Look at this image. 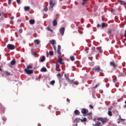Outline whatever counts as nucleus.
<instances>
[{"label": "nucleus", "instance_id": "25", "mask_svg": "<svg viewBox=\"0 0 126 126\" xmlns=\"http://www.w3.org/2000/svg\"><path fill=\"white\" fill-rule=\"evenodd\" d=\"M120 4H122L123 5H126V3L125 2V1L121 0L120 1Z\"/></svg>", "mask_w": 126, "mask_h": 126}, {"label": "nucleus", "instance_id": "55", "mask_svg": "<svg viewBox=\"0 0 126 126\" xmlns=\"http://www.w3.org/2000/svg\"><path fill=\"white\" fill-rule=\"evenodd\" d=\"M73 33H75L76 34H77V32H74Z\"/></svg>", "mask_w": 126, "mask_h": 126}, {"label": "nucleus", "instance_id": "53", "mask_svg": "<svg viewBox=\"0 0 126 126\" xmlns=\"http://www.w3.org/2000/svg\"><path fill=\"white\" fill-rule=\"evenodd\" d=\"M67 85V84H65V83L64 84V86H66Z\"/></svg>", "mask_w": 126, "mask_h": 126}, {"label": "nucleus", "instance_id": "40", "mask_svg": "<svg viewBox=\"0 0 126 126\" xmlns=\"http://www.w3.org/2000/svg\"><path fill=\"white\" fill-rule=\"evenodd\" d=\"M11 0H8V3L9 5H10V4H11Z\"/></svg>", "mask_w": 126, "mask_h": 126}, {"label": "nucleus", "instance_id": "23", "mask_svg": "<svg viewBox=\"0 0 126 126\" xmlns=\"http://www.w3.org/2000/svg\"><path fill=\"white\" fill-rule=\"evenodd\" d=\"M29 22L30 24H34L35 23V20H30Z\"/></svg>", "mask_w": 126, "mask_h": 126}, {"label": "nucleus", "instance_id": "11", "mask_svg": "<svg viewBox=\"0 0 126 126\" xmlns=\"http://www.w3.org/2000/svg\"><path fill=\"white\" fill-rule=\"evenodd\" d=\"M82 114H84L83 116H85L84 114H87V115L88 114V110L86 109H82L81 110Z\"/></svg>", "mask_w": 126, "mask_h": 126}, {"label": "nucleus", "instance_id": "14", "mask_svg": "<svg viewBox=\"0 0 126 126\" xmlns=\"http://www.w3.org/2000/svg\"><path fill=\"white\" fill-rule=\"evenodd\" d=\"M45 60H46V57L42 56V57L40 58V62L41 63L45 62Z\"/></svg>", "mask_w": 126, "mask_h": 126}, {"label": "nucleus", "instance_id": "50", "mask_svg": "<svg viewBox=\"0 0 126 126\" xmlns=\"http://www.w3.org/2000/svg\"><path fill=\"white\" fill-rule=\"evenodd\" d=\"M10 19H11L12 20V19H14V17H11L10 18Z\"/></svg>", "mask_w": 126, "mask_h": 126}, {"label": "nucleus", "instance_id": "41", "mask_svg": "<svg viewBox=\"0 0 126 126\" xmlns=\"http://www.w3.org/2000/svg\"><path fill=\"white\" fill-rule=\"evenodd\" d=\"M56 68H59V67H60V64L56 63Z\"/></svg>", "mask_w": 126, "mask_h": 126}, {"label": "nucleus", "instance_id": "58", "mask_svg": "<svg viewBox=\"0 0 126 126\" xmlns=\"http://www.w3.org/2000/svg\"><path fill=\"white\" fill-rule=\"evenodd\" d=\"M94 122H96V119H94Z\"/></svg>", "mask_w": 126, "mask_h": 126}, {"label": "nucleus", "instance_id": "60", "mask_svg": "<svg viewBox=\"0 0 126 126\" xmlns=\"http://www.w3.org/2000/svg\"><path fill=\"white\" fill-rule=\"evenodd\" d=\"M97 49H99V48H97Z\"/></svg>", "mask_w": 126, "mask_h": 126}, {"label": "nucleus", "instance_id": "49", "mask_svg": "<svg viewBox=\"0 0 126 126\" xmlns=\"http://www.w3.org/2000/svg\"><path fill=\"white\" fill-rule=\"evenodd\" d=\"M121 121H125V119L121 118V116H120Z\"/></svg>", "mask_w": 126, "mask_h": 126}, {"label": "nucleus", "instance_id": "47", "mask_svg": "<svg viewBox=\"0 0 126 126\" xmlns=\"http://www.w3.org/2000/svg\"><path fill=\"white\" fill-rule=\"evenodd\" d=\"M99 53H100V54H102V53H103V50H99Z\"/></svg>", "mask_w": 126, "mask_h": 126}, {"label": "nucleus", "instance_id": "38", "mask_svg": "<svg viewBox=\"0 0 126 126\" xmlns=\"http://www.w3.org/2000/svg\"><path fill=\"white\" fill-rule=\"evenodd\" d=\"M57 77H62V74H61V73H59L57 74Z\"/></svg>", "mask_w": 126, "mask_h": 126}, {"label": "nucleus", "instance_id": "8", "mask_svg": "<svg viewBox=\"0 0 126 126\" xmlns=\"http://www.w3.org/2000/svg\"><path fill=\"white\" fill-rule=\"evenodd\" d=\"M25 72L27 74H32L33 73V70H29L28 69H25Z\"/></svg>", "mask_w": 126, "mask_h": 126}, {"label": "nucleus", "instance_id": "24", "mask_svg": "<svg viewBox=\"0 0 126 126\" xmlns=\"http://www.w3.org/2000/svg\"><path fill=\"white\" fill-rule=\"evenodd\" d=\"M70 59L71 61H72V62H73L75 60V58H74L73 56H71L70 57Z\"/></svg>", "mask_w": 126, "mask_h": 126}, {"label": "nucleus", "instance_id": "10", "mask_svg": "<svg viewBox=\"0 0 126 126\" xmlns=\"http://www.w3.org/2000/svg\"><path fill=\"white\" fill-rule=\"evenodd\" d=\"M65 29L64 28H62L60 29V32L62 36H63V34H64V31Z\"/></svg>", "mask_w": 126, "mask_h": 126}, {"label": "nucleus", "instance_id": "30", "mask_svg": "<svg viewBox=\"0 0 126 126\" xmlns=\"http://www.w3.org/2000/svg\"><path fill=\"white\" fill-rule=\"evenodd\" d=\"M11 64L12 65H14V64H15V60H12L11 62Z\"/></svg>", "mask_w": 126, "mask_h": 126}, {"label": "nucleus", "instance_id": "59", "mask_svg": "<svg viewBox=\"0 0 126 126\" xmlns=\"http://www.w3.org/2000/svg\"><path fill=\"white\" fill-rule=\"evenodd\" d=\"M76 126H77V123L76 124Z\"/></svg>", "mask_w": 126, "mask_h": 126}, {"label": "nucleus", "instance_id": "56", "mask_svg": "<svg viewBox=\"0 0 126 126\" xmlns=\"http://www.w3.org/2000/svg\"><path fill=\"white\" fill-rule=\"evenodd\" d=\"M0 71H1V68L0 67Z\"/></svg>", "mask_w": 126, "mask_h": 126}, {"label": "nucleus", "instance_id": "7", "mask_svg": "<svg viewBox=\"0 0 126 126\" xmlns=\"http://www.w3.org/2000/svg\"><path fill=\"white\" fill-rule=\"evenodd\" d=\"M80 120L81 122H82V123H84L85 122L87 121V119H86V118H82V119H78V118H76V121L77 122V124L78 123V121L79 122V120Z\"/></svg>", "mask_w": 126, "mask_h": 126}, {"label": "nucleus", "instance_id": "33", "mask_svg": "<svg viewBox=\"0 0 126 126\" xmlns=\"http://www.w3.org/2000/svg\"><path fill=\"white\" fill-rule=\"evenodd\" d=\"M47 30H48V31H50V32H51V33H53V30H51L50 27H47Z\"/></svg>", "mask_w": 126, "mask_h": 126}, {"label": "nucleus", "instance_id": "35", "mask_svg": "<svg viewBox=\"0 0 126 126\" xmlns=\"http://www.w3.org/2000/svg\"><path fill=\"white\" fill-rule=\"evenodd\" d=\"M5 74H6V75H10V73H9V72L7 71H5Z\"/></svg>", "mask_w": 126, "mask_h": 126}, {"label": "nucleus", "instance_id": "22", "mask_svg": "<svg viewBox=\"0 0 126 126\" xmlns=\"http://www.w3.org/2000/svg\"><path fill=\"white\" fill-rule=\"evenodd\" d=\"M34 42L36 43V45H39L40 44V40L36 39L34 41Z\"/></svg>", "mask_w": 126, "mask_h": 126}, {"label": "nucleus", "instance_id": "26", "mask_svg": "<svg viewBox=\"0 0 126 126\" xmlns=\"http://www.w3.org/2000/svg\"><path fill=\"white\" fill-rule=\"evenodd\" d=\"M41 71L46 72V71H47V68L45 67H42L41 69Z\"/></svg>", "mask_w": 126, "mask_h": 126}, {"label": "nucleus", "instance_id": "15", "mask_svg": "<svg viewBox=\"0 0 126 126\" xmlns=\"http://www.w3.org/2000/svg\"><path fill=\"white\" fill-rule=\"evenodd\" d=\"M87 115L89 116L88 118L89 119V120H92V113L91 112L88 113Z\"/></svg>", "mask_w": 126, "mask_h": 126}, {"label": "nucleus", "instance_id": "52", "mask_svg": "<svg viewBox=\"0 0 126 126\" xmlns=\"http://www.w3.org/2000/svg\"><path fill=\"white\" fill-rule=\"evenodd\" d=\"M2 107V105H1V103H0V108H1Z\"/></svg>", "mask_w": 126, "mask_h": 126}, {"label": "nucleus", "instance_id": "16", "mask_svg": "<svg viewBox=\"0 0 126 126\" xmlns=\"http://www.w3.org/2000/svg\"><path fill=\"white\" fill-rule=\"evenodd\" d=\"M97 27H102V28H104V27H105V23H102L101 24V25H100L98 24H97Z\"/></svg>", "mask_w": 126, "mask_h": 126}, {"label": "nucleus", "instance_id": "39", "mask_svg": "<svg viewBox=\"0 0 126 126\" xmlns=\"http://www.w3.org/2000/svg\"><path fill=\"white\" fill-rule=\"evenodd\" d=\"M113 81L114 82V83H116V82H117V78H115L113 79Z\"/></svg>", "mask_w": 126, "mask_h": 126}, {"label": "nucleus", "instance_id": "27", "mask_svg": "<svg viewBox=\"0 0 126 126\" xmlns=\"http://www.w3.org/2000/svg\"><path fill=\"white\" fill-rule=\"evenodd\" d=\"M56 83V81L55 80H52L51 82H50V85H54V84Z\"/></svg>", "mask_w": 126, "mask_h": 126}, {"label": "nucleus", "instance_id": "12", "mask_svg": "<svg viewBox=\"0 0 126 126\" xmlns=\"http://www.w3.org/2000/svg\"><path fill=\"white\" fill-rule=\"evenodd\" d=\"M93 126H102V124H101V122L98 121L96 122L95 124H93Z\"/></svg>", "mask_w": 126, "mask_h": 126}, {"label": "nucleus", "instance_id": "18", "mask_svg": "<svg viewBox=\"0 0 126 126\" xmlns=\"http://www.w3.org/2000/svg\"><path fill=\"white\" fill-rule=\"evenodd\" d=\"M58 63H60V64H63V59L59 58L58 59Z\"/></svg>", "mask_w": 126, "mask_h": 126}, {"label": "nucleus", "instance_id": "45", "mask_svg": "<svg viewBox=\"0 0 126 126\" xmlns=\"http://www.w3.org/2000/svg\"><path fill=\"white\" fill-rule=\"evenodd\" d=\"M16 1L18 4H20V0H16Z\"/></svg>", "mask_w": 126, "mask_h": 126}, {"label": "nucleus", "instance_id": "48", "mask_svg": "<svg viewBox=\"0 0 126 126\" xmlns=\"http://www.w3.org/2000/svg\"><path fill=\"white\" fill-rule=\"evenodd\" d=\"M104 81H105V82H108V79H105Z\"/></svg>", "mask_w": 126, "mask_h": 126}, {"label": "nucleus", "instance_id": "19", "mask_svg": "<svg viewBox=\"0 0 126 126\" xmlns=\"http://www.w3.org/2000/svg\"><path fill=\"white\" fill-rule=\"evenodd\" d=\"M24 9L26 11H28V10H30V6H25Z\"/></svg>", "mask_w": 126, "mask_h": 126}, {"label": "nucleus", "instance_id": "42", "mask_svg": "<svg viewBox=\"0 0 126 126\" xmlns=\"http://www.w3.org/2000/svg\"><path fill=\"white\" fill-rule=\"evenodd\" d=\"M92 49L93 50V51L94 52H95V50H96V48H95V47H93L92 48Z\"/></svg>", "mask_w": 126, "mask_h": 126}, {"label": "nucleus", "instance_id": "37", "mask_svg": "<svg viewBox=\"0 0 126 126\" xmlns=\"http://www.w3.org/2000/svg\"><path fill=\"white\" fill-rule=\"evenodd\" d=\"M112 30H109L108 31V32H107V33H108V34H109V35H110V34H112Z\"/></svg>", "mask_w": 126, "mask_h": 126}, {"label": "nucleus", "instance_id": "1", "mask_svg": "<svg viewBox=\"0 0 126 126\" xmlns=\"http://www.w3.org/2000/svg\"><path fill=\"white\" fill-rule=\"evenodd\" d=\"M97 120L101 122L102 125H106V124H107V123H109V121H110V120L107 117H99Z\"/></svg>", "mask_w": 126, "mask_h": 126}, {"label": "nucleus", "instance_id": "13", "mask_svg": "<svg viewBox=\"0 0 126 126\" xmlns=\"http://www.w3.org/2000/svg\"><path fill=\"white\" fill-rule=\"evenodd\" d=\"M53 26H57L58 25V22L57 21V19H55L53 21Z\"/></svg>", "mask_w": 126, "mask_h": 126}, {"label": "nucleus", "instance_id": "9", "mask_svg": "<svg viewBox=\"0 0 126 126\" xmlns=\"http://www.w3.org/2000/svg\"><path fill=\"white\" fill-rule=\"evenodd\" d=\"M61 49H62L61 45H58V50H57V54L59 56H61V55H62V52H61Z\"/></svg>", "mask_w": 126, "mask_h": 126}, {"label": "nucleus", "instance_id": "54", "mask_svg": "<svg viewBox=\"0 0 126 126\" xmlns=\"http://www.w3.org/2000/svg\"><path fill=\"white\" fill-rule=\"evenodd\" d=\"M109 111H111L112 110V108H109Z\"/></svg>", "mask_w": 126, "mask_h": 126}, {"label": "nucleus", "instance_id": "4", "mask_svg": "<svg viewBox=\"0 0 126 126\" xmlns=\"http://www.w3.org/2000/svg\"><path fill=\"white\" fill-rule=\"evenodd\" d=\"M56 3H57V1L55 0H50L49 2V4L51 7V8H53L54 7V5H55Z\"/></svg>", "mask_w": 126, "mask_h": 126}, {"label": "nucleus", "instance_id": "20", "mask_svg": "<svg viewBox=\"0 0 126 126\" xmlns=\"http://www.w3.org/2000/svg\"><path fill=\"white\" fill-rule=\"evenodd\" d=\"M50 43H51V45H52V46H54L55 43H56V41H55V40L53 39L52 40H50Z\"/></svg>", "mask_w": 126, "mask_h": 126}, {"label": "nucleus", "instance_id": "36", "mask_svg": "<svg viewBox=\"0 0 126 126\" xmlns=\"http://www.w3.org/2000/svg\"><path fill=\"white\" fill-rule=\"evenodd\" d=\"M44 11H45L46 12H47V11H48V7H44Z\"/></svg>", "mask_w": 126, "mask_h": 126}, {"label": "nucleus", "instance_id": "6", "mask_svg": "<svg viewBox=\"0 0 126 126\" xmlns=\"http://www.w3.org/2000/svg\"><path fill=\"white\" fill-rule=\"evenodd\" d=\"M7 48L8 50H14L15 49V46L12 44H8L7 45Z\"/></svg>", "mask_w": 126, "mask_h": 126}, {"label": "nucleus", "instance_id": "17", "mask_svg": "<svg viewBox=\"0 0 126 126\" xmlns=\"http://www.w3.org/2000/svg\"><path fill=\"white\" fill-rule=\"evenodd\" d=\"M74 114L76 116H78V115L80 114V112L79 110H76L74 111Z\"/></svg>", "mask_w": 126, "mask_h": 126}, {"label": "nucleus", "instance_id": "32", "mask_svg": "<svg viewBox=\"0 0 126 126\" xmlns=\"http://www.w3.org/2000/svg\"><path fill=\"white\" fill-rule=\"evenodd\" d=\"M49 55L50 56H54V52L53 51H49Z\"/></svg>", "mask_w": 126, "mask_h": 126}, {"label": "nucleus", "instance_id": "29", "mask_svg": "<svg viewBox=\"0 0 126 126\" xmlns=\"http://www.w3.org/2000/svg\"><path fill=\"white\" fill-rule=\"evenodd\" d=\"M31 68H32V65H29L27 66V68H26V69H30Z\"/></svg>", "mask_w": 126, "mask_h": 126}, {"label": "nucleus", "instance_id": "28", "mask_svg": "<svg viewBox=\"0 0 126 126\" xmlns=\"http://www.w3.org/2000/svg\"><path fill=\"white\" fill-rule=\"evenodd\" d=\"M108 116H110V117H112L113 116V113H112V111L109 110L108 112Z\"/></svg>", "mask_w": 126, "mask_h": 126}, {"label": "nucleus", "instance_id": "34", "mask_svg": "<svg viewBox=\"0 0 126 126\" xmlns=\"http://www.w3.org/2000/svg\"><path fill=\"white\" fill-rule=\"evenodd\" d=\"M86 2H87V1H86V0H83V3H82V5H84V4L86 3Z\"/></svg>", "mask_w": 126, "mask_h": 126}, {"label": "nucleus", "instance_id": "2", "mask_svg": "<svg viewBox=\"0 0 126 126\" xmlns=\"http://www.w3.org/2000/svg\"><path fill=\"white\" fill-rule=\"evenodd\" d=\"M64 77L66 79V80H69V83L70 84H72V85L73 86L74 84L76 85H78V82H74V80H70L69 79V78L66 75V74H64Z\"/></svg>", "mask_w": 126, "mask_h": 126}, {"label": "nucleus", "instance_id": "44", "mask_svg": "<svg viewBox=\"0 0 126 126\" xmlns=\"http://www.w3.org/2000/svg\"><path fill=\"white\" fill-rule=\"evenodd\" d=\"M53 47L55 51L56 52V51H57V48L56 47V46L54 45L53 46Z\"/></svg>", "mask_w": 126, "mask_h": 126}, {"label": "nucleus", "instance_id": "31", "mask_svg": "<svg viewBox=\"0 0 126 126\" xmlns=\"http://www.w3.org/2000/svg\"><path fill=\"white\" fill-rule=\"evenodd\" d=\"M99 86H100V83L97 84L95 86V87H94V89H95V88H97V87H99Z\"/></svg>", "mask_w": 126, "mask_h": 126}, {"label": "nucleus", "instance_id": "5", "mask_svg": "<svg viewBox=\"0 0 126 126\" xmlns=\"http://www.w3.org/2000/svg\"><path fill=\"white\" fill-rule=\"evenodd\" d=\"M93 70H94L95 72H100V71H103V70L101 69V67L100 66H98L97 67H95L94 69H93Z\"/></svg>", "mask_w": 126, "mask_h": 126}, {"label": "nucleus", "instance_id": "21", "mask_svg": "<svg viewBox=\"0 0 126 126\" xmlns=\"http://www.w3.org/2000/svg\"><path fill=\"white\" fill-rule=\"evenodd\" d=\"M31 53H32V56H34V57L36 56V52H35V51H34V50H31Z\"/></svg>", "mask_w": 126, "mask_h": 126}, {"label": "nucleus", "instance_id": "57", "mask_svg": "<svg viewBox=\"0 0 126 126\" xmlns=\"http://www.w3.org/2000/svg\"><path fill=\"white\" fill-rule=\"evenodd\" d=\"M112 126H117L115 125H112Z\"/></svg>", "mask_w": 126, "mask_h": 126}, {"label": "nucleus", "instance_id": "3", "mask_svg": "<svg viewBox=\"0 0 126 126\" xmlns=\"http://www.w3.org/2000/svg\"><path fill=\"white\" fill-rule=\"evenodd\" d=\"M110 64L111 66H112V67H113V69H116V68L118 67V64L114 61L110 62Z\"/></svg>", "mask_w": 126, "mask_h": 126}, {"label": "nucleus", "instance_id": "46", "mask_svg": "<svg viewBox=\"0 0 126 126\" xmlns=\"http://www.w3.org/2000/svg\"><path fill=\"white\" fill-rule=\"evenodd\" d=\"M22 29H20L19 30V33H22Z\"/></svg>", "mask_w": 126, "mask_h": 126}, {"label": "nucleus", "instance_id": "51", "mask_svg": "<svg viewBox=\"0 0 126 126\" xmlns=\"http://www.w3.org/2000/svg\"><path fill=\"white\" fill-rule=\"evenodd\" d=\"M124 36L125 37V40H126V33H125Z\"/></svg>", "mask_w": 126, "mask_h": 126}, {"label": "nucleus", "instance_id": "43", "mask_svg": "<svg viewBox=\"0 0 126 126\" xmlns=\"http://www.w3.org/2000/svg\"><path fill=\"white\" fill-rule=\"evenodd\" d=\"M89 107H91V109H94V107H93V105L91 104L89 105Z\"/></svg>", "mask_w": 126, "mask_h": 126}]
</instances>
